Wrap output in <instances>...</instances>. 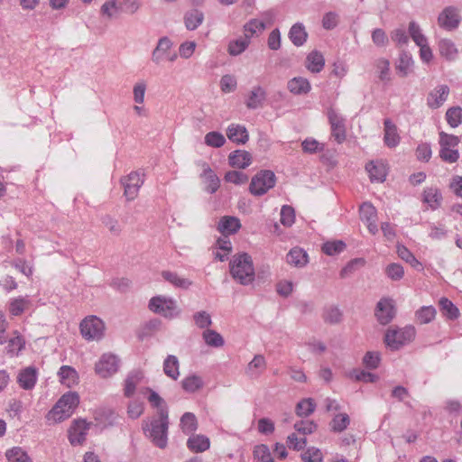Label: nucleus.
Segmentation results:
<instances>
[{
    "instance_id": "obj_1",
    "label": "nucleus",
    "mask_w": 462,
    "mask_h": 462,
    "mask_svg": "<svg viewBox=\"0 0 462 462\" xmlns=\"http://www.w3.org/2000/svg\"><path fill=\"white\" fill-rule=\"evenodd\" d=\"M232 278L241 285L246 286L254 281L255 272L252 257L246 253L233 255L229 263Z\"/></svg>"
},
{
    "instance_id": "obj_2",
    "label": "nucleus",
    "mask_w": 462,
    "mask_h": 462,
    "mask_svg": "<svg viewBox=\"0 0 462 462\" xmlns=\"http://www.w3.org/2000/svg\"><path fill=\"white\" fill-rule=\"evenodd\" d=\"M169 411L162 410L160 415L143 426V430L152 442L160 448H164L168 442Z\"/></svg>"
},
{
    "instance_id": "obj_3",
    "label": "nucleus",
    "mask_w": 462,
    "mask_h": 462,
    "mask_svg": "<svg viewBox=\"0 0 462 462\" xmlns=\"http://www.w3.org/2000/svg\"><path fill=\"white\" fill-rule=\"evenodd\" d=\"M79 403V396L75 392L63 394L53 408L49 411L47 420L60 422L70 417Z\"/></svg>"
},
{
    "instance_id": "obj_4",
    "label": "nucleus",
    "mask_w": 462,
    "mask_h": 462,
    "mask_svg": "<svg viewBox=\"0 0 462 462\" xmlns=\"http://www.w3.org/2000/svg\"><path fill=\"white\" fill-rule=\"evenodd\" d=\"M459 143L460 139L458 136L440 132L439 143L441 160L448 163L457 162L459 159V152L457 150Z\"/></svg>"
},
{
    "instance_id": "obj_5",
    "label": "nucleus",
    "mask_w": 462,
    "mask_h": 462,
    "mask_svg": "<svg viewBox=\"0 0 462 462\" xmlns=\"http://www.w3.org/2000/svg\"><path fill=\"white\" fill-rule=\"evenodd\" d=\"M149 309L167 319L176 318L180 313L176 300L165 296L152 297L149 302Z\"/></svg>"
},
{
    "instance_id": "obj_6",
    "label": "nucleus",
    "mask_w": 462,
    "mask_h": 462,
    "mask_svg": "<svg viewBox=\"0 0 462 462\" xmlns=\"http://www.w3.org/2000/svg\"><path fill=\"white\" fill-rule=\"evenodd\" d=\"M415 337V329L406 327L400 329L389 328L385 333L384 342L392 350H398Z\"/></svg>"
},
{
    "instance_id": "obj_7",
    "label": "nucleus",
    "mask_w": 462,
    "mask_h": 462,
    "mask_svg": "<svg viewBox=\"0 0 462 462\" xmlns=\"http://www.w3.org/2000/svg\"><path fill=\"white\" fill-rule=\"evenodd\" d=\"M275 182V174L272 171L263 170L252 178L249 190L254 196H262L273 189Z\"/></svg>"
},
{
    "instance_id": "obj_8",
    "label": "nucleus",
    "mask_w": 462,
    "mask_h": 462,
    "mask_svg": "<svg viewBox=\"0 0 462 462\" xmlns=\"http://www.w3.org/2000/svg\"><path fill=\"white\" fill-rule=\"evenodd\" d=\"M105 323L97 316H88L85 318L79 325L82 337L90 340H100L104 337Z\"/></svg>"
},
{
    "instance_id": "obj_9",
    "label": "nucleus",
    "mask_w": 462,
    "mask_h": 462,
    "mask_svg": "<svg viewBox=\"0 0 462 462\" xmlns=\"http://www.w3.org/2000/svg\"><path fill=\"white\" fill-rule=\"evenodd\" d=\"M172 47L173 42L169 37H161L152 52V61L155 65H161L165 60L174 62L178 58V54L171 51Z\"/></svg>"
},
{
    "instance_id": "obj_10",
    "label": "nucleus",
    "mask_w": 462,
    "mask_h": 462,
    "mask_svg": "<svg viewBox=\"0 0 462 462\" xmlns=\"http://www.w3.org/2000/svg\"><path fill=\"white\" fill-rule=\"evenodd\" d=\"M119 359L113 354H104L96 364L95 371L102 378L112 376L118 371Z\"/></svg>"
},
{
    "instance_id": "obj_11",
    "label": "nucleus",
    "mask_w": 462,
    "mask_h": 462,
    "mask_svg": "<svg viewBox=\"0 0 462 462\" xmlns=\"http://www.w3.org/2000/svg\"><path fill=\"white\" fill-rule=\"evenodd\" d=\"M374 315L381 325L389 324L395 316L393 300L391 298H382L376 304Z\"/></svg>"
},
{
    "instance_id": "obj_12",
    "label": "nucleus",
    "mask_w": 462,
    "mask_h": 462,
    "mask_svg": "<svg viewBox=\"0 0 462 462\" xmlns=\"http://www.w3.org/2000/svg\"><path fill=\"white\" fill-rule=\"evenodd\" d=\"M461 22V16L458 9L455 6L445 7L438 17V24L439 27L447 30H456Z\"/></svg>"
},
{
    "instance_id": "obj_13",
    "label": "nucleus",
    "mask_w": 462,
    "mask_h": 462,
    "mask_svg": "<svg viewBox=\"0 0 462 462\" xmlns=\"http://www.w3.org/2000/svg\"><path fill=\"white\" fill-rule=\"evenodd\" d=\"M121 183L125 188V196L127 200H133L136 198L139 189L143 183V180L140 173L133 171L128 176L122 179Z\"/></svg>"
},
{
    "instance_id": "obj_14",
    "label": "nucleus",
    "mask_w": 462,
    "mask_h": 462,
    "mask_svg": "<svg viewBox=\"0 0 462 462\" xmlns=\"http://www.w3.org/2000/svg\"><path fill=\"white\" fill-rule=\"evenodd\" d=\"M328 116L331 125L332 137L338 143H343L346 140L345 119L333 109L328 111Z\"/></svg>"
},
{
    "instance_id": "obj_15",
    "label": "nucleus",
    "mask_w": 462,
    "mask_h": 462,
    "mask_svg": "<svg viewBox=\"0 0 462 462\" xmlns=\"http://www.w3.org/2000/svg\"><path fill=\"white\" fill-rule=\"evenodd\" d=\"M89 429V423L85 420H75L69 430V439L72 445H79L85 441Z\"/></svg>"
},
{
    "instance_id": "obj_16",
    "label": "nucleus",
    "mask_w": 462,
    "mask_h": 462,
    "mask_svg": "<svg viewBox=\"0 0 462 462\" xmlns=\"http://www.w3.org/2000/svg\"><path fill=\"white\" fill-rule=\"evenodd\" d=\"M359 211L361 220L366 224L369 232L375 235L378 232L375 208L371 203L365 202L361 205Z\"/></svg>"
},
{
    "instance_id": "obj_17",
    "label": "nucleus",
    "mask_w": 462,
    "mask_h": 462,
    "mask_svg": "<svg viewBox=\"0 0 462 462\" xmlns=\"http://www.w3.org/2000/svg\"><path fill=\"white\" fill-rule=\"evenodd\" d=\"M267 93L263 87L254 86L248 93L245 104L248 109H258L264 105Z\"/></svg>"
},
{
    "instance_id": "obj_18",
    "label": "nucleus",
    "mask_w": 462,
    "mask_h": 462,
    "mask_svg": "<svg viewBox=\"0 0 462 462\" xmlns=\"http://www.w3.org/2000/svg\"><path fill=\"white\" fill-rule=\"evenodd\" d=\"M448 95L449 88L447 85H439L429 94L427 104L430 108H439L448 99Z\"/></svg>"
},
{
    "instance_id": "obj_19",
    "label": "nucleus",
    "mask_w": 462,
    "mask_h": 462,
    "mask_svg": "<svg viewBox=\"0 0 462 462\" xmlns=\"http://www.w3.org/2000/svg\"><path fill=\"white\" fill-rule=\"evenodd\" d=\"M38 372L33 366H28L22 369L17 375L19 386L24 390H32L37 382Z\"/></svg>"
},
{
    "instance_id": "obj_20",
    "label": "nucleus",
    "mask_w": 462,
    "mask_h": 462,
    "mask_svg": "<svg viewBox=\"0 0 462 462\" xmlns=\"http://www.w3.org/2000/svg\"><path fill=\"white\" fill-rule=\"evenodd\" d=\"M384 125V136L383 141L387 147L394 148L400 143L401 137L398 134L397 126L392 122L391 119H385L383 122Z\"/></svg>"
},
{
    "instance_id": "obj_21",
    "label": "nucleus",
    "mask_w": 462,
    "mask_h": 462,
    "mask_svg": "<svg viewBox=\"0 0 462 462\" xmlns=\"http://www.w3.org/2000/svg\"><path fill=\"white\" fill-rule=\"evenodd\" d=\"M240 228V220L236 217L225 216L217 224V230L224 236L236 234Z\"/></svg>"
},
{
    "instance_id": "obj_22",
    "label": "nucleus",
    "mask_w": 462,
    "mask_h": 462,
    "mask_svg": "<svg viewBox=\"0 0 462 462\" xmlns=\"http://www.w3.org/2000/svg\"><path fill=\"white\" fill-rule=\"evenodd\" d=\"M226 135L231 142L238 144H244L249 139L246 128L244 125L236 124H232L227 127Z\"/></svg>"
},
{
    "instance_id": "obj_23",
    "label": "nucleus",
    "mask_w": 462,
    "mask_h": 462,
    "mask_svg": "<svg viewBox=\"0 0 462 462\" xmlns=\"http://www.w3.org/2000/svg\"><path fill=\"white\" fill-rule=\"evenodd\" d=\"M365 170L369 173L371 181L383 182L387 175L386 166L383 162H370Z\"/></svg>"
},
{
    "instance_id": "obj_24",
    "label": "nucleus",
    "mask_w": 462,
    "mask_h": 462,
    "mask_svg": "<svg viewBox=\"0 0 462 462\" xmlns=\"http://www.w3.org/2000/svg\"><path fill=\"white\" fill-rule=\"evenodd\" d=\"M286 261L292 266L302 268L309 262L308 254L300 247H293L287 254Z\"/></svg>"
},
{
    "instance_id": "obj_25",
    "label": "nucleus",
    "mask_w": 462,
    "mask_h": 462,
    "mask_svg": "<svg viewBox=\"0 0 462 462\" xmlns=\"http://www.w3.org/2000/svg\"><path fill=\"white\" fill-rule=\"evenodd\" d=\"M229 164L232 167L245 169L252 162V155L244 150L232 152L228 156Z\"/></svg>"
},
{
    "instance_id": "obj_26",
    "label": "nucleus",
    "mask_w": 462,
    "mask_h": 462,
    "mask_svg": "<svg viewBox=\"0 0 462 462\" xmlns=\"http://www.w3.org/2000/svg\"><path fill=\"white\" fill-rule=\"evenodd\" d=\"M143 374L142 371L134 370L128 374L125 380L124 394L131 397L135 392L136 386L142 382Z\"/></svg>"
},
{
    "instance_id": "obj_27",
    "label": "nucleus",
    "mask_w": 462,
    "mask_h": 462,
    "mask_svg": "<svg viewBox=\"0 0 462 462\" xmlns=\"http://www.w3.org/2000/svg\"><path fill=\"white\" fill-rule=\"evenodd\" d=\"M287 88L294 95L307 94L311 88L310 81L302 77H295L290 79Z\"/></svg>"
},
{
    "instance_id": "obj_28",
    "label": "nucleus",
    "mask_w": 462,
    "mask_h": 462,
    "mask_svg": "<svg viewBox=\"0 0 462 462\" xmlns=\"http://www.w3.org/2000/svg\"><path fill=\"white\" fill-rule=\"evenodd\" d=\"M325 66V59L321 52L313 51L306 58V68L312 73L320 72Z\"/></svg>"
},
{
    "instance_id": "obj_29",
    "label": "nucleus",
    "mask_w": 462,
    "mask_h": 462,
    "mask_svg": "<svg viewBox=\"0 0 462 462\" xmlns=\"http://www.w3.org/2000/svg\"><path fill=\"white\" fill-rule=\"evenodd\" d=\"M203 21L204 14L198 9L189 10L184 15V24L189 31H194L199 28Z\"/></svg>"
},
{
    "instance_id": "obj_30",
    "label": "nucleus",
    "mask_w": 462,
    "mask_h": 462,
    "mask_svg": "<svg viewBox=\"0 0 462 462\" xmlns=\"http://www.w3.org/2000/svg\"><path fill=\"white\" fill-rule=\"evenodd\" d=\"M289 38L295 46H302L308 38V33L301 23H296L289 32Z\"/></svg>"
},
{
    "instance_id": "obj_31",
    "label": "nucleus",
    "mask_w": 462,
    "mask_h": 462,
    "mask_svg": "<svg viewBox=\"0 0 462 462\" xmlns=\"http://www.w3.org/2000/svg\"><path fill=\"white\" fill-rule=\"evenodd\" d=\"M439 54L448 60H454L458 53L455 43L449 39H440L438 42Z\"/></svg>"
},
{
    "instance_id": "obj_32",
    "label": "nucleus",
    "mask_w": 462,
    "mask_h": 462,
    "mask_svg": "<svg viewBox=\"0 0 462 462\" xmlns=\"http://www.w3.org/2000/svg\"><path fill=\"white\" fill-rule=\"evenodd\" d=\"M164 374L172 380L180 376V362L176 356L169 355L163 362Z\"/></svg>"
},
{
    "instance_id": "obj_33",
    "label": "nucleus",
    "mask_w": 462,
    "mask_h": 462,
    "mask_svg": "<svg viewBox=\"0 0 462 462\" xmlns=\"http://www.w3.org/2000/svg\"><path fill=\"white\" fill-rule=\"evenodd\" d=\"M31 305V300L26 297H17L11 299L9 301L8 310L13 316H20Z\"/></svg>"
},
{
    "instance_id": "obj_34",
    "label": "nucleus",
    "mask_w": 462,
    "mask_h": 462,
    "mask_svg": "<svg viewBox=\"0 0 462 462\" xmlns=\"http://www.w3.org/2000/svg\"><path fill=\"white\" fill-rule=\"evenodd\" d=\"M60 381L67 387H72L78 383L77 371L69 365H62L58 373Z\"/></svg>"
},
{
    "instance_id": "obj_35",
    "label": "nucleus",
    "mask_w": 462,
    "mask_h": 462,
    "mask_svg": "<svg viewBox=\"0 0 462 462\" xmlns=\"http://www.w3.org/2000/svg\"><path fill=\"white\" fill-rule=\"evenodd\" d=\"M439 305L442 315L447 319L455 320L459 317V310L448 298L442 297L439 301Z\"/></svg>"
},
{
    "instance_id": "obj_36",
    "label": "nucleus",
    "mask_w": 462,
    "mask_h": 462,
    "mask_svg": "<svg viewBox=\"0 0 462 462\" xmlns=\"http://www.w3.org/2000/svg\"><path fill=\"white\" fill-rule=\"evenodd\" d=\"M209 439L204 435H192L188 439L187 446L194 452H203L209 448Z\"/></svg>"
},
{
    "instance_id": "obj_37",
    "label": "nucleus",
    "mask_w": 462,
    "mask_h": 462,
    "mask_svg": "<svg viewBox=\"0 0 462 462\" xmlns=\"http://www.w3.org/2000/svg\"><path fill=\"white\" fill-rule=\"evenodd\" d=\"M250 35L245 34L236 40L231 41L228 44V53L232 56L240 55L244 52L250 44Z\"/></svg>"
},
{
    "instance_id": "obj_38",
    "label": "nucleus",
    "mask_w": 462,
    "mask_h": 462,
    "mask_svg": "<svg viewBox=\"0 0 462 462\" xmlns=\"http://www.w3.org/2000/svg\"><path fill=\"white\" fill-rule=\"evenodd\" d=\"M442 200L440 191L437 188H428L423 191V201L432 209L438 208Z\"/></svg>"
},
{
    "instance_id": "obj_39",
    "label": "nucleus",
    "mask_w": 462,
    "mask_h": 462,
    "mask_svg": "<svg viewBox=\"0 0 462 462\" xmlns=\"http://www.w3.org/2000/svg\"><path fill=\"white\" fill-rule=\"evenodd\" d=\"M204 385L203 380L197 374H190L186 376L181 381V387L187 393H195L200 390Z\"/></svg>"
},
{
    "instance_id": "obj_40",
    "label": "nucleus",
    "mask_w": 462,
    "mask_h": 462,
    "mask_svg": "<svg viewBox=\"0 0 462 462\" xmlns=\"http://www.w3.org/2000/svg\"><path fill=\"white\" fill-rule=\"evenodd\" d=\"M202 176L205 179V182L207 184L206 190L210 194L215 193L220 185L218 177L208 166L204 168Z\"/></svg>"
},
{
    "instance_id": "obj_41",
    "label": "nucleus",
    "mask_w": 462,
    "mask_h": 462,
    "mask_svg": "<svg viewBox=\"0 0 462 462\" xmlns=\"http://www.w3.org/2000/svg\"><path fill=\"white\" fill-rule=\"evenodd\" d=\"M180 425L183 433L187 435L193 433L198 428V420L195 414L185 412L180 418Z\"/></svg>"
},
{
    "instance_id": "obj_42",
    "label": "nucleus",
    "mask_w": 462,
    "mask_h": 462,
    "mask_svg": "<svg viewBox=\"0 0 462 462\" xmlns=\"http://www.w3.org/2000/svg\"><path fill=\"white\" fill-rule=\"evenodd\" d=\"M122 4L119 0H107L100 8L101 14L108 19L116 17V14L122 12Z\"/></svg>"
},
{
    "instance_id": "obj_43",
    "label": "nucleus",
    "mask_w": 462,
    "mask_h": 462,
    "mask_svg": "<svg viewBox=\"0 0 462 462\" xmlns=\"http://www.w3.org/2000/svg\"><path fill=\"white\" fill-rule=\"evenodd\" d=\"M162 276L165 281L178 288L188 289L192 284V282L189 279L182 278L179 276L178 273L170 271L162 272Z\"/></svg>"
},
{
    "instance_id": "obj_44",
    "label": "nucleus",
    "mask_w": 462,
    "mask_h": 462,
    "mask_svg": "<svg viewBox=\"0 0 462 462\" xmlns=\"http://www.w3.org/2000/svg\"><path fill=\"white\" fill-rule=\"evenodd\" d=\"M413 63L411 55L403 51L400 54L396 69L402 77H406L411 71Z\"/></svg>"
},
{
    "instance_id": "obj_45",
    "label": "nucleus",
    "mask_w": 462,
    "mask_h": 462,
    "mask_svg": "<svg viewBox=\"0 0 462 462\" xmlns=\"http://www.w3.org/2000/svg\"><path fill=\"white\" fill-rule=\"evenodd\" d=\"M6 342L7 353L12 356L18 355V353L24 347L25 345L24 338L20 335L18 331H14V337H11L9 340L6 339Z\"/></svg>"
},
{
    "instance_id": "obj_46",
    "label": "nucleus",
    "mask_w": 462,
    "mask_h": 462,
    "mask_svg": "<svg viewBox=\"0 0 462 462\" xmlns=\"http://www.w3.org/2000/svg\"><path fill=\"white\" fill-rule=\"evenodd\" d=\"M202 337L205 343L212 347H221L225 344L223 337L213 329H206L202 334Z\"/></svg>"
},
{
    "instance_id": "obj_47",
    "label": "nucleus",
    "mask_w": 462,
    "mask_h": 462,
    "mask_svg": "<svg viewBox=\"0 0 462 462\" xmlns=\"http://www.w3.org/2000/svg\"><path fill=\"white\" fill-rule=\"evenodd\" d=\"M5 457L8 462H32L28 454L20 447L8 449Z\"/></svg>"
},
{
    "instance_id": "obj_48",
    "label": "nucleus",
    "mask_w": 462,
    "mask_h": 462,
    "mask_svg": "<svg viewBox=\"0 0 462 462\" xmlns=\"http://www.w3.org/2000/svg\"><path fill=\"white\" fill-rule=\"evenodd\" d=\"M408 30L410 36L417 46L428 43L427 37L422 33L420 25L416 22H410Z\"/></svg>"
},
{
    "instance_id": "obj_49",
    "label": "nucleus",
    "mask_w": 462,
    "mask_h": 462,
    "mask_svg": "<svg viewBox=\"0 0 462 462\" xmlns=\"http://www.w3.org/2000/svg\"><path fill=\"white\" fill-rule=\"evenodd\" d=\"M322 318L326 323L337 324L342 319V312L336 306H328L324 309Z\"/></svg>"
},
{
    "instance_id": "obj_50",
    "label": "nucleus",
    "mask_w": 462,
    "mask_h": 462,
    "mask_svg": "<svg viewBox=\"0 0 462 462\" xmlns=\"http://www.w3.org/2000/svg\"><path fill=\"white\" fill-rule=\"evenodd\" d=\"M436 309L433 306H423L416 311V319L420 324H428L436 317Z\"/></svg>"
},
{
    "instance_id": "obj_51",
    "label": "nucleus",
    "mask_w": 462,
    "mask_h": 462,
    "mask_svg": "<svg viewBox=\"0 0 462 462\" xmlns=\"http://www.w3.org/2000/svg\"><path fill=\"white\" fill-rule=\"evenodd\" d=\"M266 367V361L263 356L256 355L248 364L246 372L251 375H258Z\"/></svg>"
},
{
    "instance_id": "obj_52",
    "label": "nucleus",
    "mask_w": 462,
    "mask_h": 462,
    "mask_svg": "<svg viewBox=\"0 0 462 462\" xmlns=\"http://www.w3.org/2000/svg\"><path fill=\"white\" fill-rule=\"evenodd\" d=\"M316 408V404L311 398L303 399L296 405V414L300 417H308Z\"/></svg>"
},
{
    "instance_id": "obj_53",
    "label": "nucleus",
    "mask_w": 462,
    "mask_h": 462,
    "mask_svg": "<svg viewBox=\"0 0 462 462\" xmlns=\"http://www.w3.org/2000/svg\"><path fill=\"white\" fill-rule=\"evenodd\" d=\"M266 28V24L263 21L258 19H251L244 25V33L249 34L250 39L257 33H261Z\"/></svg>"
},
{
    "instance_id": "obj_54",
    "label": "nucleus",
    "mask_w": 462,
    "mask_h": 462,
    "mask_svg": "<svg viewBox=\"0 0 462 462\" xmlns=\"http://www.w3.org/2000/svg\"><path fill=\"white\" fill-rule=\"evenodd\" d=\"M145 391L149 393L147 399L151 406L157 409V415H160L162 410L168 411L165 401L155 391L151 388H146Z\"/></svg>"
},
{
    "instance_id": "obj_55",
    "label": "nucleus",
    "mask_w": 462,
    "mask_h": 462,
    "mask_svg": "<svg viewBox=\"0 0 462 462\" xmlns=\"http://www.w3.org/2000/svg\"><path fill=\"white\" fill-rule=\"evenodd\" d=\"M350 423V418L346 413L337 414L330 422L331 430L334 432H342Z\"/></svg>"
},
{
    "instance_id": "obj_56",
    "label": "nucleus",
    "mask_w": 462,
    "mask_h": 462,
    "mask_svg": "<svg viewBox=\"0 0 462 462\" xmlns=\"http://www.w3.org/2000/svg\"><path fill=\"white\" fill-rule=\"evenodd\" d=\"M446 120L448 124L456 128L462 124V108L460 106H453L447 110Z\"/></svg>"
},
{
    "instance_id": "obj_57",
    "label": "nucleus",
    "mask_w": 462,
    "mask_h": 462,
    "mask_svg": "<svg viewBox=\"0 0 462 462\" xmlns=\"http://www.w3.org/2000/svg\"><path fill=\"white\" fill-rule=\"evenodd\" d=\"M300 457L303 462H322L323 454L321 450L315 447L308 448L301 455Z\"/></svg>"
},
{
    "instance_id": "obj_58",
    "label": "nucleus",
    "mask_w": 462,
    "mask_h": 462,
    "mask_svg": "<svg viewBox=\"0 0 462 462\" xmlns=\"http://www.w3.org/2000/svg\"><path fill=\"white\" fill-rule=\"evenodd\" d=\"M254 457L257 462H274L269 448L263 444L254 448Z\"/></svg>"
},
{
    "instance_id": "obj_59",
    "label": "nucleus",
    "mask_w": 462,
    "mask_h": 462,
    "mask_svg": "<svg viewBox=\"0 0 462 462\" xmlns=\"http://www.w3.org/2000/svg\"><path fill=\"white\" fill-rule=\"evenodd\" d=\"M226 143L225 136L219 132H209L205 135V143L208 146L219 148Z\"/></svg>"
},
{
    "instance_id": "obj_60",
    "label": "nucleus",
    "mask_w": 462,
    "mask_h": 462,
    "mask_svg": "<svg viewBox=\"0 0 462 462\" xmlns=\"http://www.w3.org/2000/svg\"><path fill=\"white\" fill-rule=\"evenodd\" d=\"M102 224L110 231L114 236H119L122 227L118 220L110 215H105L101 217Z\"/></svg>"
},
{
    "instance_id": "obj_61",
    "label": "nucleus",
    "mask_w": 462,
    "mask_h": 462,
    "mask_svg": "<svg viewBox=\"0 0 462 462\" xmlns=\"http://www.w3.org/2000/svg\"><path fill=\"white\" fill-rule=\"evenodd\" d=\"M346 247V245L342 241H332L327 242L322 246V251L328 255H335L341 253Z\"/></svg>"
},
{
    "instance_id": "obj_62",
    "label": "nucleus",
    "mask_w": 462,
    "mask_h": 462,
    "mask_svg": "<svg viewBox=\"0 0 462 462\" xmlns=\"http://www.w3.org/2000/svg\"><path fill=\"white\" fill-rule=\"evenodd\" d=\"M147 85L145 81H137L133 88L134 101L135 104L142 105L144 102V96Z\"/></svg>"
},
{
    "instance_id": "obj_63",
    "label": "nucleus",
    "mask_w": 462,
    "mask_h": 462,
    "mask_svg": "<svg viewBox=\"0 0 462 462\" xmlns=\"http://www.w3.org/2000/svg\"><path fill=\"white\" fill-rule=\"evenodd\" d=\"M376 69L382 81L387 82L390 80V62L388 60L379 59L376 61Z\"/></svg>"
},
{
    "instance_id": "obj_64",
    "label": "nucleus",
    "mask_w": 462,
    "mask_h": 462,
    "mask_svg": "<svg viewBox=\"0 0 462 462\" xmlns=\"http://www.w3.org/2000/svg\"><path fill=\"white\" fill-rule=\"evenodd\" d=\"M237 82L234 76L226 74L220 79V88L224 93L234 92L236 89Z\"/></svg>"
}]
</instances>
